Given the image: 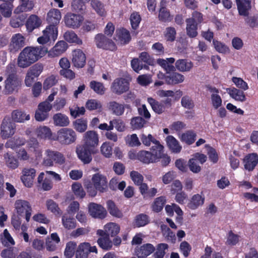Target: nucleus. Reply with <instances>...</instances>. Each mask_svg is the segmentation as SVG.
Returning <instances> with one entry per match:
<instances>
[{
	"label": "nucleus",
	"mask_w": 258,
	"mask_h": 258,
	"mask_svg": "<svg viewBox=\"0 0 258 258\" xmlns=\"http://www.w3.org/2000/svg\"><path fill=\"white\" fill-rule=\"evenodd\" d=\"M61 222L64 228L68 230L73 229L76 226V222L75 219L66 215L62 216Z\"/></svg>",
	"instance_id": "bf43d9fd"
},
{
	"label": "nucleus",
	"mask_w": 258,
	"mask_h": 258,
	"mask_svg": "<svg viewBox=\"0 0 258 258\" xmlns=\"http://www.w3.org/2000/svg\"><path fill=\"white\" fill-rule=\"evenodd\" d=\"M125 105L116 101H111L108 103V109L112 113L116 116L122 115L125 109Z\"/></svg>",
	"instance_id": "f704fd0d"
},
{
	"label": "nucleus",
	"mask_w": 258,
	"mask_h": 258,
	"mask_svg": "<svg viewBox=\"0 0 258 258\" xmlns=\"http://www.w3.org/2000/svg\"><path fill=\"white\" fill-rule=\"evenodd\" d=\"M89 87L94 92L99 95L104 94L106 91V89L102 83L94 80L90 82Z\"/></svg>",
	"instance_id": "5fc2aeb1"
},
{
	"label": "nucleus",
	"mask_w": 258,
	"mask_h": 258,
	"mask_svg": "<svg viewBox=\"0 0 258 258\" xmlns=\"http://www.w3.org/2000/svg\"><path fill=\"white\" fill-rule=\"evenodd\" d=\"M41 19L35 15H31L26 22L27 29L32 31L34 29L39 27L41 25Z\"/></svg>",
	"instance_id": "4c0bfd02"
},
{
	"label": "nucleus",
	"mask_w": 258,
	"mask_h": 258,
	"mask_svg": "<svg viewBox=\"0 0 258 258\" xmlns=\"http://www.w3.org/2000/svg\"><path fill=\"white\" fill-rule=\"evenodd\" d=\"M205 201V198L200 194H196L192 196L187 204V207L191 210H196L202 206Z\"/></svg>",
	"instance_id": "473e14b6"
},
{
	"label": "nucleus",
	"mask_w": 258,
	"mask_h": 258,
	"mask_svg": "<svg viewBox=\"0 0 258 258\" xmlns=\"http://www.w3.org/2000/svg\"><path fill=\"white\" fill-rule=\"evenodd\" d=\"M148 102L156 113L161 114L164 112L165 107L163 104L159 103L151 97L148 98Z\"/></svg>",
	"instance_id": "6e6d98bb"
},
{
	"label": "nucleus",
	"mask_w": 258,
	"mask_h": 258,
	"mask_svg": "<svg viewBox=\"0 0 258 258\" xmlns=\"http://www.w3.org/2000/svg\"><path fill=\"white\" fill-rule=\"evenodd\" d=\"M74 128L78 132L84 133L88 128V121L86 118L77 119L73 122Z\"/></svg>",
	"instance_id": "37998d69"
},
{
	"label": "nucleus",
	"mask_w": 258,
	"mask_h": 258,
	"mask_svg": "<svg viewBox=\"0 0 258 258\" xmlns=\"http://www.w3.org/2000/svg\"><path fill=\"white\" fill-rule=\"evenodd\" d=\"M12 120L17 122H24L25 120L30 119V115L21 110H14L12 112Z\"/></svg>",
	"instance_id": "a19ab883"
},
{
	"label": "nucleus",
	"mask_w": 258,
	"mask_h": 258,
	"mask_svg": "<svg viewBox=\"0 0 258 258\" xmlns=\"http://www.w3.org/2000/svg\"><path fill=\"white\" fill-rule=\"evenodd\" d=\"M101 154L105 158H109L112 155V146L108 142H104L100 148Z\"/></svg>",
	"instance_id": "4d7b16f0"
},
{
	"label": "nucleus",
	"mask_w": 258,
	"mask_h": 258,
	"mask_svg": "<svg viewBox=\"0 0 258 258\" xmlns=\"http://www.w3.org/2000/svg\"><path fill=\"white\" fill-rule=\"evenodd\" d=\"M83 145L91 149H96L99 144V135L94 131H88L86 132L83 137Z\"/></svg>",
	"instance_id": "9d476101"
},
{
	"label": "nucleus",
	"mask_w": 258,
	"mask_h": 258,
	"mask_svg": "<svg viewBox=\"0 0 258 258\" xmlns=\"http://www.w3.org/2000/svg\"><path fill=\"white\" fill-rule=\"evenodd\" d=\"M64 21L66 25L74 29L79 28L84 21L83 16L68 13L64 16Z\"/></svg>",
	"instance_id": "1a4fd4ad"
},
{
	"label": "nucleus",
	"mask_w": 258,
	"mask_h": 258,
	"mask_svg": "<svg viewBox=\"0 0 258 258\" xmlns=\"http://www.w3.org/2000/svg\"><path fill=\"white\" fill-rule=\"evenodd\" d=\"M155 248L150 243H146L140 246H137L135 249V254L138 258L146 257L153 253Z\"/></svg>",
	"instance_id": "412c9836"
},
{
	"label": "nucleus",
	"mask_w": 258,
	"mask_h": 258,
	"mask_svg": "<svg viewBox=\"0 0 258 258\" xmlns=\"http://www.w3.org/2000/svg\"><path fill=\"white\" fill-rule=\"evenodd\" d=\"M44 173L41 172L38 175L37 181L39 183H41L42 188L44 190H49L52 187V182L50 179L45 178L44 179Z\"/></svg>",
	"instance_id": "864d4df0"
},
{
	"label": "nucleus",
	"mask_w": 258,
	"mask_h": 258,
	"mask_svg": "<svg viewBox=\"0 0 258 258\" xmlns=\"http://www.w3.org/2000/svg\"><path fill=\"white\" fill-rule=\"evenodd\" d=\"M14 211L19 216H25L27 222L30 221L33 210L30 203L25 200L17 199L14 204Z\"/></svg>",
	"instance_id": "7ed1b4c3"
},
{
	"label": "nucleus",
	"mask_w": 258,
	"mask_h": 258,
	"mask_svg": "<svg viewBox=\"0 0 258 258\" xmlns=\"http://www.w3.org/2000/svg\"><path fill=\"white\" fill-rule=\"evenodd\" d=\"M166 142L168 148L174 153L180 152L182 147L179 145L178 141L172 136H168L166 139Z\"/></svg>",
	"instance_id": "c9c22d12"
},
{
	"label": "nucleus",
	"mask_w": 258,
	"mask_h": 258,
	"mask_svg": "<svg viewBox=\"0 0 258 258\" xmlns=\"http://www.w3.org/2000/svg\"><path fill=\"white\" fill-rule=\"evenodd\" d=\"M161 230L163 235L167 241L174 243L176 240L175 234L166 225H162Z\"/></svg>",
	"instance_id": "13d9d810"
},
{
	"label": "nucleus",
	"mask_w": 258,
	"mask_h": 258,
	"mask_svg": "<svg viewBox=\"0 0 258 258\" xmlns=\"http://www.w3.org/2000/svg\"><path fill=\"white\" fill-rule=\"evenodd\" d=\"M36 134L37 136L44 139H48L53 141V138H55V135H53L51 132V129L46 126H40L36 130Z\"/></svg>",
	"instance_id": "c85d7f7f"
},
{
	"label": "nucleus",
	"mask_w": 258,
	"mask_h": 258,
	"mask_svg": "<svg viewBox=\"0 0 258 258\" xmlns=\"http://www.w3.org/2000/svg\"><path fill=\"white\" fill-rule=\"evenodd\" d=\"M77 243L74 241H69L66 244L64 255L66 258H72L75 253Z\"/></svg>",
	"instance_id": "680f3d73"
},
{
	"label": "nucleus",
	"mask_w": 258,
	"mask_h": 258,
	"mask_svg": "<svg viewBox=\"0 0 258 258\" xmlns=\"http://www.w3.org/2000/svg\"><path fill=\"white\" fill-rule=\"evenodd\" d=\"M193 67V63L186 59H178L175 62L176 68L181 72H189Z\"/></svg>",
	"instance_id": "72a5a7b5"
},
{
	"label": "nucleus",
	"mask_w": 258,
	"mask_h": 258,
	"mask_svg": "<svg viewBox=\"0 0 258 258\" xmlns=\"http://www.w3.org/2000/svg\"><path fill=\"white\" fill-rule=\"evenodd\" d=\"M4 160L7 167L11 169H15L19 166V162L12 153H6L4 155Z\"/></svg>",
	"instance_id": "c756f323"
},
{
	"label": "nucleus",
	"mask_w": 258,
	"mask_h": 258,
	"mask_svg": "<svg viewBox=\"0 0 258 258\" xmlns=\"http://www.w3.org/2000/svg\"><path fill=\"white\" fill-rule=\"evenodd\" d=\"M185 22L186 34L189 37H196L198 35V25L193 23L191 19H186Z\"/></svg>",
	"instance_id": "c03bdc74"
},
{
	"label": "nucleus",
	"mask_w": 258,
	"mask_h": 258,
	"mask_svg": "<svg viewBox=\"0 0 258 258\" xmlns=\"http://www.w3.org/2000/svg\"><path fill=\"white\" fill-rule=\"evenodd\" d=\"M107 209L109 213L112 216L120 218L123 217V214L116 206L114 203L111 201L107 202Z\"/></svg>",
	"instance_id": "8fccbe9b"
},
{
	"label": "nucleus",
	"mask_w": 258,
	"mask_h": 258,
	"mask_svg": "<svg viewBox=\"0 0 258 258\" xmlns=\"http://www.w3.org/2000/svg\"><path fill=\"white\" fill-rule=\"evenodd\" d=\"M166 2L165 0H162L161 4L162 7L160 9L159 13V19L160 21L164 22H170L172 19L169 11H168L163 6H165Z\"/></svg>",
	"instance_id": "49530a36"
},
{
	"label": "nucleus",
	"mask_w": 258,
	"mask_h": 258,
	"mask_svg": "<svg viewBox=\"0 0 258 258\" xmlns=\"http://www.w3.org/2000/svg\"><path fill=\"white\" fill-rule=\"evenodd\" d=\"M2 243L5 246H10L15 244V241L7 229H5L3 234L1 235Z\"/></svg>",
	"instance_id": "0e129e2a"
},
{
	"label": "nucleus",
	"mask_w": 258,
	"mask_h": 258,
	"mask_svg": "<svg viewBox=\"0 0 258 258\" xmlns=\"http://www.w3.org/2000/svg\"><path fill=\"white\" fill-rule=\"evenodd\" d=\"M68 48V44L65 41H59L49 50H47V53L50 58L58 57L64 53Z\"/></svg>",
	"instance_id": "f3484780"
},
{
	"label": "nucleus",
	"mask_w": 258,
	"mask_h": 258,
	"mask_svg": "<svg viewBox=\"0 0 258 258\" xmlns=\"http://www.w3.org/2000/svg\"><path fill=\"white\" fill-rule=\"evenodd\" d=\"M239 14L246 17L251 9L250 0H236Z\"/></svg>",
	"instance_id": "cd10ccee"
},
{
	"label": "nucleus",
	"mask_w": 258,
	"mask_h": 258,
	"mask_svg": "<svg viewBox=\"0 0 258 258\" xmlns=\"http://www.w3.org/2000/svg\"><path fill=\"white\" fill-rule=\"evenodd\" d=\"M168 248V244L166 243H160L157 245L156 251L153 254L154 258H163Z\"/></svg>",
	"instance_id": "69168bd1"
},
{
	"label": "nucleus",
	"mask_w": 258,
	"mask_h": 258,
	"mask_svg": "<svg viewBox=\"0 0 258 258\" xmlns=\"http://www.w3.org/2000/svg\"><path fill=\"white\" fill-rule=\"evenodd\" d=\"M46 207L47 210L50 211L55 216H60L62 212L58 205L52 200H48L46 201Z\"/></svg>",
	"instance_id": "09e8293b"
},
{
	"label": "nucleus",
	"mask_w": 258,
	"mask_h": 258,
	"mask_svg": "<svg viewBox=\"0 0 258 258\" xmlns=\"http://www.w3.org/2000/svg\"><path fill=\"white\" fill-rule=\"evenodd\" d=\"M227 91L230 96L237 101L244 102L246 100V97L244 92L235 88L227 89Z\"/></svg>",
	"instance_id": "58836bf2"
},
{
	"label": "nucleus",
	"mask_w": 258,
	"mask_h": 258,
	"mask_svg": "<svg viewBox=\"0 0 258 258\" xmlns=\"http://www.w3.org/2000/svg\"><path fill=\"white\" fill-rule=\"evenodd\" d=\"M196 137V134L195 133L188 131L181 135L180 139L181 141L190 145L195 142Z\"/></svg>",
	"instance_id": "774afa93"
},
{
	"label": "nucleus",
	"mask_w": 258,
	"mask_h": 258,
	"mask_svg": "<svg viewBox=\"0 0 258 258\" xmlns=\"http://www.w3.org/2000/svg\"><path fill=\"white\" fill-rule=\"evenodd\" d=\"M120 230L119 226L116 223L110 222L104 226V230L99 229L97 231V234L99 236L107 235L113 236L117 234Z\"/></svg>",
	"instance_id": "aec40b11"
},
{
	"label": "nucleus",
	"mask_w": 258,
	"mask_h": 258,
	"mask_svg": "<svg viewBox=\"0 0 258 258\" xmlns=\"http://www.w3.org/2000/svg\"><path fill=\"white\" fill-rule=\"evenodd\" d=\"M25 45V37L21 34H15L12 37L9 49L11 52H16Z\"/></svg>",
	"instance_id": "6ab92c4d"
},
{
	"label": "nucleus",
	"mask_w": 258,
	"mask_h": 258,
	"mask_svg": "<svg viewBox=\"0 0 258 258\" xmlns=\"http://www.w3.org/2000/svg\"><path fill=\"white\" fill-rule=\"evenodd\" d=\"M110 89L113 93L121 95L128 90L129 82L124 78H117L112 82Z\"/></svg>",
	"instance_id": "9b49d317"
},
{
	"label": "nucleus",
	"mask_w": 258,
	"mask_h": 258,
	"mask_svg": "<svg viewBox=\"0 0 258 258\" xmlns=\"http://www.w3.org/2000/svg\"><path fill=\"white\" fill-rule=\"evenodd\" d=\"M57 37V29L55 26L49 25L42 31V35L37 38L40 44H45L50 40L55 41Z\"/></svg>",
	"instance_id": "423d86ee"
},
{
	"label": "nucleus",
	"mask_w": 258,
	"mask_h": 258,
	"mask_svg": "<svg viewBox=\"0 0 258 258\" xmlns=\"http://www.w3.org/2000/svg\"><path fill=\"white\" fill-rule=\"evenodd\" d=\"M184 77L178 73H173L165 77V82L170 85H175L184 81Z\"/></svg>",
	"instance_id": "e433bc0d"
},
{
	"label": "nucleus",
	"mask_w": 258,
	"mask_h": 258,
	"mask_svg": "<svg viewBox=\"0 0 258 258\" xmlns=\"http://www.w3.org/2000/svg\"><path fill=\"white\" fill-rule=\"evenodd\" d=\"M16 131V125L11 119L6 117L3 120L1 126V136L3 139H6L14 135Z\"/></svg>",
	"instance_id": "6e6552de"
},
{
	"label": "nucleus",
	"mask_w": 258,
	"mask_h": 258,
	"mask_svg": "<svg viewBox=\"0 0 258 258\" xmlns=\"http://www.w3.org/2000/svg\"><path fill=\"white\" fill-rule=\"evenodd\" d=\"M56 151L51 149H46L44 152V157L43 160V163L47 166H52L53 165V161L57 153Z\"/></svg>",
	"instance_id": "ea45409f"
},
{
	"label": "nucleus",
	"mask_w": 258,
	"mask_h": 258,
	"mask_svg": "<svg viewBox=\"0 0 258 258\" xmlns=\"http://www.w3.org/2000/svg\"><path fill=\"white\" fill-rule=\"evenodd\" d=\"M26 142L25 138L22 137L15 136L14 138L8 140L5 144L7 148L15 149L21 146H24Z\"/></svg>",
	"instance_id": "7c9ffc66"
},
{
	"label": "nucleus",
	"mask_w": 258,
	"mask_h": 258,
	"mask_svg": "<svg viewBox=\"0 0 258 258\" xmlns=\"http://www.w3.org/2000/svg\"><path fill=\"white\" fill-rule=\"evenodd\" d=\"M72 190L77 198L82 199L86 196V192L80 183L76 182L73 183Z\"/></svg>",
	"instance_id": "052dcab7"
},
{
	"label": "nucleus",
	"mask_w": 258,
	"mask_h": 258,
	"mask_svg": "<svg viewBox=\"0 0 258 258\" xmlns=\"http://www.w3.org/2000/svg\"><path fill=\"white\" fill-rule=\"evenodd\" d=\"M88 212L92 217L95 218L103 219L107 215V212L104 207L94 203L89 204Z\"/></svg>",
	"instance_id": "dca6fc26"
},
{
	"label": "nucleus",
	"mask_w": 258,
	"mask_h": 258,
	"mask_svg": "<svg viewBox=\"0 0 258 258\" xmlns=\"http://www.w3.org/2000/svg\"><path fill=\"white\" fill-rule=\"evenodd\" d=\"M86 107L89 110H101L102 104L98 100L91 99L88 100L86 103Z\"/></svg>",
	"instance_id": "338daca9"
},
{
	"label": "nucleus",
	"mask_w": 258,
	"mask_h": 258,
	"mask_svg": "<svg viewBox=\"0 0 258 258\" xmlns=\"http://www.w3.org/2000/svg\"><path fill=\"white\" fill-rule=\"evenodd\" d=\"M21 85V82L15 73L7 75L5 81V93L10 94L17 91Z\"/></svg>",
	"instance_id": "39448f33"
},
{
	"label": "nucleus",
	"mask_w": 258,
	"mask_h": 258,
	"mask_svg": "<svg viewBox=\"0 0 258 258\" xmlns=\"http://www.w3.org/2000/svg\"><path fill=\"white\" fill-rule=\"evenodd\" d=\"M84 186L88 195L94 197L97 194V191L104 192L108 189V180L106 177L99 173L93 174L91 181H87L84 182Z\"/></svg>",
	"instance_id": "f03ea898"
},
{
	"label": "nucleus",
	"mask_w": 258,
	"mask_h": 258,
	"mask_svg": "<svg viewBox=\"0 0 258 258\" xmlns=\"http://www.w3.org/2000/svg\"><path fill=\"white\" fill-rule=\"evenodd\" d=\"M86 55L82 50L77 49L72 51V62L75 68H83L86 64Z\"/></svg>",
	"instance_id": "2eb2a0df"
},
{
	"label": "nucleus",
	"mask_w": 258,
	"mask_h": 258,
	"mask_svg": "<svg viewBox=\"0 0 258 258\" xmlns=\"http://www.w3.org/2000/svg\"><path fill=\"white\" fill-rule=\"evenodd\" d=\"M34 7L33 1L30 0H19V6L15 9L14 13L20 14L22 12L31 11Z\"/></svg>",
	"instance_id": "bb28decb"
},
{
	"label": "nucleus",
	"mask_w": 258,
	"mask_h": 258,
	"mask_svg": "<svg viewBox=\"0 0 258 258\" xmlns=\"http://www.w3.org/2000/svg\"><path fill=\"white\" fill-rule=\"evenodd\" d=\"M151 152L146 151H141L137 154V158L141 162L145 163H150L157 162L156 150L154 147H152Z\"/></svg>",
	"instance_id": "a211bd4d"
},
{
	"label": "nucleus",
	"mask_w": 258,
	"mask_h": 258,
	"mask_svg": "<svg viewBox=\"0 0 258 258\" xmlns=\"http://www.w3.org/2000/svg\"><path fill=\"white\" fill-rule=\"evenodd\" d=\"M258 162V157L255 153L249 154L243 159L244 169L250 171L254 169Z\"/></svg>",
	"instance_id": "b1692460"
},
{
	"label": "nucleus",
	"mask_w": 258,
	"mask_h": 258,
	"mask_svg": "<svg viewBox=\"0 0 258 258\" xmlns=\"http://www.w3.org/2000/svg\"><path fill=\"white\" fill-rule=\"evenodd\" d=\"M47 52V48L41 46L26 47L20 53L17 64L21 68H26L43 57Z\"/></svg>",
	"instance_id": "f257e3e1"
},
{
	"label": "nucleus",
	"mask_w": 258,
	"mask_h": 258,
	"mask_svg": "<svg viewBox=\"0 0 258 258\" xmlns=\"http://www.w3.org/2000/svg\"><path fill=\"white\" fill-rule=\"evenodd\" d=\"M129 32L125 29H117L114 36V39L118 44L124 45L128 43L131 40Z\"/></svg>",
	"instance_id": "4be33fe9"
},
{
	"label": "nucleus",
	"mask_w": 258,
	"mask_h": 258,
	"mask_svg": "<svg viewBox=\"0 0 258 258\" xmlns=\"http://www.w3.org/2000/svg\"><path fill=\"white\" fill-rule=\"evenodd\" d=\"M165 203L166 200L164 197H160L157 198L152 205L153 211L155 212H160L162 210Z\"/></svg>",
	"instance_id": "e2e57ef3"
},
{
	"label": "nucleus",
	"mask_w": 258,
	"mask_h": 258,
	"mask_svg": "<svg viewBox=\"0 0 258 258\" xmlns=\"http://www.w3.org/2000/svg\"><path fill=\"white\" fill-rule=\"evenodd\" d=\"M94 41L98 48L111 51H114L117 49L116 46L113 41L107 38L103 34H97L95 37Z\"/></svg>",
	"instance_id": "0eeeda50"
},
{
	"label": "nucleus",
	"mask_w": 258,
	"mask_h": 258,
	"mask_svg": "<svg viewBox=\"0 0 258 258\" xmlns=\"http://www.w3.org/2000/svg\"><path fill=\"white\" fill-rule=\"evenodd\" d=\"M36 170L33 168L25 167L22 169L20 178L25 186L32 187L36 176Z\"/></svg>",
	"instance_id": "4468645a"
},
{
	"label": "nucleus",
	"mask_w": 258,
	"mask_h": 258,
	"mask_svg": "<svg viewBox=\"0 0 258 258\" xmlns=\"http://www.w3.org/2000/svg\"><path fill=\"white\" fill-rule=\"evenodd\" d=\"M14 6L11 3H4L0 5V12L5 18H10L12 14Z\"/></svg>",
	"instance_id": "603ef678"
},
{
	"label": "nucleus",
	"mask_w": 258,
	"mask_h": 258,
	"mask_svg": "<svg viewBox=\"0 0 258 258\" xmlns=\"http://www.w3.org/2000/svg\"><path fill=\"white\" fill-rule=\"evenodd\" d=\"M211 93V102L213 107L217 109L220 107L222 104V99L219 95V91L215 87H211L209 88Z\"/></svg>",
	"instance_id": "a878e982"
},
{
	"label": "nucleus",
	"mask_w": 258,
	"mask_h": 258,
	"mask_svg": "<svg viewBox=\"0 0 258 258\" xmlns=\"http://www.w3.org/2000/svg\"><path fill=\"white\" fill-rule=\"evenodd\" d=\"M140 138L142 143L146 146H150L151 143H152L154 145L152 146V147H154L156 150L159 149L160 151L163 148V146L160 142L155 139L151 134L147 135L145 134H142L140 136Z\"/></svg>",
	"instance_id": "5701e85b"
},
{
	"label": "nucleus",
	"mask_w": 258,
	"mask_h": 258,
	"mask_svg": "<svg viewBox=\"0 0 258 258\" xmlns=\"http://www.w3.org/2000/svg\"><path fill=\"white\" fill-rule=\"evenodd\" d=\"M61 19L60 11L57 9H52L47 13L46 21L50 24L53 25L58 24Z\"/></svg>",
	"instance_id": "393cba45"
},
{
	"label": "nucleus",
	"mask_w": 258,
	"mask_h": 258,
	"mask_svg": "<svg viewBox=\"0 0 258 258\" xmlns=\"http://www.w3.org/2000/svg\"><path fill=\"white\" fill-rule=\"evenodd\" d=\"M91 252L97 253V248L95 246H91L89 242L81 243L77 248L76 258H88Z\"/></svg>",
	"instance_id": "ddd939ff"
},
{
	"label": "nucleus",
	"mask_w": 258,
	"mask_h": 258,
	"mask_svg": "<svg viewBox=\"0 0 258 258\" xmlns=\"http://www.w3.org/2000/svg\"><path fill=\"white\" fill-rule=\"evenodd\" d=\"M100 236L101 237L97 240L99 246L104 250H107L110 249L112 246V242L109 236L107 235Z\"/></svg>",
	"instance_id": "de8ad7c7"
},
{
	"label": "nucleus",
	"mask_w": 258,
	"mask_h": 258,
	"mask_svg": "<svg viewBox=\"0 0 258 258\" xmlns=\"http://www.w3.org/2000/svg\"><path fill=\"white\" fill-rule=\"evenodd\" d=\"M146 124V121L141 116H136L131 120L130 124L133 130H140Z\"/></svg>",
	"instance_id": "3c124183"
},
{
	"label": "nucleus",
	"mask_w": 258,
	"mask_h": 258,
	"mask_svg": "<svg viewBox=\"0 0 258 258\" xmlns=\"http://www.w3.org/2000/svg\"><path fill=\"white\" fill-rule=\"evenodd\" d=\"M91 6L96 13L101 17L106 15V11L104 8V5L99 0H92Z\"/></svg>",
	"instance_id": "79ce46f5"
},
{
	"label": "nucleus",
	"mask_w": 258,
	"mask_h": 258,
	"mask_svg": "<svg viewBox=\"0 0 258 258\" xmlns=\"http://www.w3.org/2000/svg\"><path fill=\"white\" fill-rule=\"evenodd\" d=\"M62 145H70L75 143L77 139L76 132L70 128H62L59 130L53 139Z\"/></svg>",
	"instance_id": "20e7f679"
},
{
	"label": "nucleus",
	"mask_w": 258,
	"mask_h": 258,
	"mask_svg": "<svg viewBox=\"0 0 258 258\" xmlns=\"http://www.w3.org/2000/svg\"><path fill=\"white\" fill-rule=\"evenodd\" d=\"M52 119L54 125L57 126H67L70 122L69 117L61 113L54 114Z\"/></svg>",
	"instance_id": "2f4dec72"
},
{
	"label": "nucleus",
	"mask_w": 258,
	"mask_h": 258,
	"mask_svg": "<svg viewBox=\"0 0 258 258\" xmlns=\"http://www.w3.org/2000/svg\"><path fill=\"white\" fill-rule=\"evenodd\" d=\"M64 39L69 43H75L78 45L83 44L82 40L73 31H68L63 35Z\"/></svg>",
	"instance_id": "a18cd8bd"
},
{
	"label": "nucleus",
	"mask_w": 258,
	"mask_h": 258,
	"mask_svg": "<svg viewBox=\"0 0 258 258\" xmlns=\"http://www.w3.org/2000/svg\"><path fill=\"white\" fill-rule=\"evenodd\" d=\"M76 153L78 158L84 163H89L92 159V154L96 153V150L89 149L84 145L77 147Z\"/></svg>",
	"instance_id": "f8f14e48"
}]
</instances>
